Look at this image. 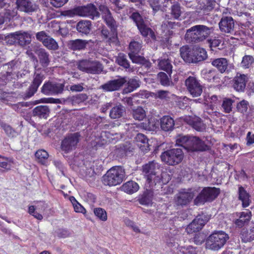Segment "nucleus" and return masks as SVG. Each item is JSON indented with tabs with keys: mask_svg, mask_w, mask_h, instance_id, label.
<instances>
[{
	"mask_svg": "<svg viewBox=\"0 0 254 254\" xmlns=\"http://www.w3.org/2000/svg\"><path fill=\"white\" fill-rule=\"evenodd\" d=\"M116 62L121 66L125 68H127L129 66V63L126 59V56L124 54H119L116 59Z\"/></svg>",
	"mask_w": 254,
	"mask_h": 254,
	"instance_id": "49",
	"label": "nucleus"
},
{
	"mask_svg": "<svg viewBox=\"0 0 254 254\" xmlns=\"http://www.w3.org/2000/svg\"><path fill=\"white\" fill-rule=\"evenodd\" d=\"M125 172L120 167H114L108 170L103 177V183L105 185L115 186L121 184L125 179Z\"/></svg>",
	"mask_w": 254,
	"mask_h": 254,
	"instance_id": "4",
	"label": "nucleus"
},
{
	"mask_svg": "<svg viewBox=\"0 0 254 254\" xmlns=\"http://www.w3.org/2000/svg\"><path fill=\"white\" fill-rule=\"evenodd\" d=\"M131 17L136 23L138 30L143 36L150 35L152 39H154L155 38L154 33L151 29L146 26L144 21L138 13H133Z\"/></svg>",
	"mask_w": 254,
	"mask_h": 254,
	"instance_id": "9",
	"label": "nucleus"
},
{
	"mask_svg": "<svg viewBox=\"0 0 254 254\" xmlns=\"http://www.w3.org/2000/svg\"><path fill=\"white\" fill-rule=\"evenodd\" d=\"M219 192V190L215 188H204L194 199V204L198 205L206 201H212L218 196Z\"/></svg>",
	"mask_w": 254,
	"mask_h": 254,
	"instance_id": "7",
	"label": "nucleus"
},
{
	"mask_svg": "<svg viewBox=\"0 0 254 254\" xmlns=\"http://www.w3.org/2000/svg\"><path fill=\"white\" fill-rule=\"evenodd\" d=\"M212 64L221 72H224L228 67V61L225 58H218L213 60Z\"/></svg>",
	"mask_w": 254,
	"mask_h": 254,
	"instance_id": "28",
	"label": "nucleus"
},
{
	"mask_svg": "<svg viewBox=\"0 0 254 254\" xmlns=\"http://www.w3.org/2000/svg\"><path fill=\"white\" fill-rule=\"evenodd\" d=\"M158 78L162 85L167 86L170 84V78L165 73L163 72H160L158 74Z\"/></svg>",
	"mask_w": 254,
	"mask_h": 254,
	"instance_id": "54",
	"label": "nucleus"
},
{
	"mask_svg": "<svg viewBox=\"0 0 254 254\" xmlns=\"http://www.w3.org/2000/svg\"><path fill=\"white\" fill-rule=\"evenodd\" d=\"M79 135L77 133L71 134L66 137L62 141V149L65 152H68L75 149L79 142Z\"/></svg>",
	"mask_w": 254,
	"mask_h": 254,
	"instance_id": "10",
	"label": "nucleus"
},
{
	"mask_svg": "<svg viewBox=\"0 0 254 254\" xmlns=\"http://www.w3.org/2000/svg\"><path fill=\"white\" fill-rule=\"evenodd\" d=\"M36 38L38 40L42 42L44 45V42H45L47 39H48L50 36L46 34L45 32L42 31L39 32H38L36 34Z\"/></svg>",
	"mask_w": 254,
	"mask_h": 254,
	"instance_id": "63",
	"label": "nucleus"
},
{
	"mask_svg": "<svg viewBox=\"0 0 254 254\" xmlns=\"http://www.w3.org/2000/svg\"><path fill=\"white\" fill-rule=\"evenodd\" d=\"M241 239L244 242H250L254 240V234H252L247 229H243L241 232Z\"/></svg>",
	"mask_w": 254,
	"mask_h": 254,
	"instance_id": "48",
	"label": "nucleus"
},
{
	"mask_svg": "<svg viewBox=\"0 0 254 254\" xmlns=\"http://www.w3.org/2000/svg\"><path fill=\"white\" fill-rule=\"evenodd\" d=\"M17 43L24 46L29 44L31 42V36L30 33L25 31H17Z\"/></svg>",
	"mask_w": 254,
	"mask_h": 254,
	"instance_id": "24",
	"label": "nucleus"
},
{
	"mask_svg": "<svg viewBox=\"0 0 254 254\" xmlns=\"http://www.w3.org/2000/svg\"><path fill=\"white\" fill-rule=\"evenodd\" d=\"M194 194L191 192L181 191L177 194L175 202L178 205H185L193 198Z\"/></svg>",
	"mask_w": 254,
	"mask_h": 254,
	"instance_id": "21",
	"label": "nucleus"
},
{
	"mask_svg": "<svg viewBox=\"0 0 254 254\" xmlns=\"http://www.w3.org/2000/svg\"><path fill=\"white\" fill-rule=\"evenodd\" d=\"M172 61V59L170 57L169 59L166 60L165 59L163 60H159L158 63V66L160 69L165 70L167 71L168 73L171 72L172 70V65L170 63V62Z\"/></svg>",
	"mask_w": 254,
	"mask_h": 254,
	"instance_id": "35",
	"label": "nucleus"
},
{
	"mask_svg": "<svg viewBox=\"0 0 254 254\" xmlns=\"http://www.w3.org/2000/svg\"><path fill=\"white\" fill-rule=\"evenodd\" d=\"M254 62L253 57L250 55L245 56L241 62V66L245 68H249Z\"/></svg>",
	"mask_w": 254,
	"mask_h": 254,
	"instance_id": "50",
	"label": "nucleus"
},
{
	"mask_svg": "<svg viewBox=\"0 0 254 254\" xmlns=\"http://www.w3.org/2000/svg\"><path fill=\"white\" fill-rule=\"evenodd\" d=\"M36 208L34 205H31L28 208V213L32 215L34 218L38 220H41L43 219V216L42 214L35 212Z\"/></svg>",
	"mask_w": 254,
	"mask_h": 254,
	"instance_id": "61",
	"label": "nucleus"
},
{
	"mask_svg": "<svg viewBox=\"0 0 254 254\" xmlns=\"http://www.w3.org/2000/svg\"><path fill=\"white\" fill-rule=\"evenodd\" d=\"M239 218L235 221V224L239 227H242L245 223L250 221L251 218V212L247 210L245 212L240 213Z\"/></svg>",
	"mask_w": 254,
	"mask_h": 254,
	"instance_id": "33",
	"label": "nucleus"
},
{
	"mask_svg": "<svg viewBox=\"0 0 254 254\" xmlns=\"http://www.w3.org/2000/svg\"><path fill=\"white\" fill-rule=\"evenodd\" d=\"M10 161L6 158L0 156V167L5 169H9L10 168L9 165Z\"/></svg>",
	"mask_w": 254,
	"mask_h": 254,
	"instance_id": "62",
	"label": "nucleus"
},
{
	"mask_svg": "<svg viewBox=\"0 0 254 254\" xmlns=\"http://www.w3.org/2000/svg\"><path fill=\"white\" fill-rule=\"evenodd\" d=\"M132 115L134 119L141 121L146 117V113L142 108L139 107L133 110Z\"/></svg>",
	"mask_w": 254,
	"mask_h": 254,
	"instance_id": "42",
	"label": "nucleus"
},
{
	"mask_svg": "<svg viewBox=\"0 0 254 254\" xmlns=\"http://www.w3.org/2000/svg\"><path fill=\"white\" fill-rule=\"evenodd\" d=\"M91 27V22L89 20L80 21L76 25L77 30L82 34H88L89 33Z\"/></svg>",
	"mask_w": 254,
	"mask_h": 254,
	"instance_id": "30",
	"label": "nucleus"
},
{
	"mask_svg": "<svg viewBox=\"0 0 254 254\" xmlns=\"http://www.w3.org/2000/svg\"><path fill=\"white\" fill-rule=\"evenodd\" d=\"M94 213L100 220L106 221L107 220L106 211L102 208H95L94 209Z\"/></svg>",
	"mask_w": 254,
	"mask_h": 254,
	"instance_id": "45",
	"label": "nucleus"
},
{
	"mask_svg": "<svg viewBox=\"0 0 254 254\" xmlns=\"http://www.w3.org/2000/svg\"><path fill=\"white\" fill-rule=\"evenodd\" d=\"M44 45L49 49L56 50L58 48V45L56 41L51 37H49L44 42Z\"/></svg>",
	"mask_w": 254,
	"mask_h": 254,
	"instance_id": "51",
	"label": "nucleus"
},
{
	"mask_svg": "<svg viewBox=\"0 0 254 254\" xmlns=\"http://www.w3.org/2000/svg\"><path fill=\"white\" fill-rule=\"evenodd\" d=\"M186 86L192 97L199 96L202 92V87L199 81L193 76H189L185 81Z\"/></svg>",
	"mask_w": 254,
	"mask_h": 254,
	"instance_id": "8",
	"label": "nucleus"
},
{
	"mask_svg": "<svg viewBox=\"0 0 254 254\" xmlns=\"http://www.w3.org/2000/svg\"><path fill=\"white\" fill-rule=\"evenodd\" d=\"M184 153L181 148H173L164 152L161 155L163 162L169 165H176L182 162Z\"/></svg>",
	"mask_w": 254,
	"mask_h": 254,
	"instance_id": "6",
	"label": "nucleus"
},
{
	"mask_svg": "<svg viewBox=\"0 0 254 254\" xmlns=\"http://www.w3.org/2000/svg\"><path fill=\"white\" fill-rule=\"evenodd\" d=\"M175 254H196V251L191 246L180 247L175 251Z\"/></svg>",
	"mask_w": 254,
	"mask_h": 254,
	"instance_id": "44",
	"label": "nucleus"
},
{
	"mask_svg": "<svg viewBox=\"0 0 254 254\" xmlns=\"http://www.w3.org/2000/svg\"><path fill=\"white\" fill-rule=\"evenodd\" d=\"M139 203L144 205H149L152 202V194L150 192H145L138 199Z\"/></svg>",
	"mask_w": 254,
	"mask_h": 254,
	"instance_id": "38",
	"label": "nucleus"
},
{
	"mask_svg": "<svg viewBox=\"0 0 254 254\" xmlns=\"http://www.w3.org/2000/svg\"><path fill=\"white\" fill-rule=\"evenodd\" d=\"M130 127L135 131H138L136 128H140L146 130H153L156 128L155 125L152 124L150 121L148 122V125L144 124V123H140L138 125H131Z\"/></svg>",
	"mask_w": 254,
	"mask_h": 254,
	"instance_id": "36",
	"label": "nucleus"
},
{
	"mask_svg": "<svg viewBox=\"0 0 254 254\" xmlns=\"http://www.w3.org/2000/svg\"><path fill=\"white\" fill-rule=\"evenodd\" d=\"M142 171L150 186H162L167 184L171 179L167 172H161L160 165L155 161L149 162L143 165Z\"/></svg>",
	"mask_w": 254,
	"mask_h": 254,
	"instance_id": "1",
	"label": "nucleus"
},
{
	"mask_svg": "<svg viewBox=\"0 0 254 254\" xmlns=\"http://www.w3.org/2000/svg\"><path fill=\"white\" fill-rule=\"evenodd\" d=\"M35 156L39 162L44 164L48 159L49 154L45 150H39L35 153Z\"/></svg>",
	"mask_w": 254,
	"mask_h": 254,
	"instance_id": "43",
	"label": "nucleus"
},
{
	"mask_svg": "<svg viewBox=\"0 0 254 254\" xmlns=\"http://www.w3.org/2000/svg\"><path fill=\"white\" fill-rule=\"evenodd\" d=\"M239 198L242 202V206L244 207H247L250 204L251 200L250 196L247 191L242 187L239 188Z\"/></svg>",
	"mask_w": 254,
	"mask_h": 254,
	"instance_id": "26",
	"label": "nucleus"
},
{
	"mask_svg": "<svg viewBox=\"0 0 254 254\" xmlns=\"http://www.w3.org/2000/svg\"><path fill=\"white\" fill-rule=\"evenodd\" d=\"M150 6L154 11H157L160 9L163 0H149Z\"/></svg>",
	"mask_w": 254,
	"mask_h": 254,
	"instance_id": "57",
	"label": "nucleus"
},
{
	"mask_svg": "<svg viewBox=\"0 0 254 254\" xmlns=\"http://www.w3.org/2000/svg\"><path fill=\"white\" fill-rule=\"evenodd\" d=\"M49 109L46 106H37L33 110V115L40 118L47 119L49 116Z\"/></svg>",
	"mask_w": 254,
	"mask_h": 254,
	"instance_id": "29",
	"label": "nucleus"
},
{
	"mask_svg": "<svg viewBox=\"0 0 254 254\" xmlns=\"http://www.w3.org/2000/svg\"><path fill=\"white\" fill-rule=\"evenodd\" d=\"M141 48V44L139 42L132 41L130 43L129 46L130 52L128 55L133 63L141 64L144 61V59L142 57L137 56Z\"/></svg>",
	"mask_w": 254,
	"mask_h": 254,
	"instance_id": "13",
	"label": "nucleus"
},
{
	"mask_svg": "<svg viewBox=\"0 0 254 254\" xmlns=\"http://www.w3.org/2000/svg\"><path fill=\"white\" fill-rule=\"evenodd\" d=\"M180 54L186 62L194 63L193 49L191 50L187 46H184L180 49Z\"/></svg>",
	"mask_w": 254,
	"mask_h": 254,
	"instance_id": "23",
	"label": "nucleus"
},
{
	"mask_svg": "<svg viewBox=\"0 0 254 254\" xmlns=\"http://www.w3.org/2000/svg\"><path fill=\"white\" fill-rule=\"evenodd\" d=\"M139 188L138 184L132 181L126 182L122 186V190L128 194H132L136 192Z\"/></svg>",
	"mask_w": 254,
	"mask_h": 254,
	"instance_id": "27",
	"label": "nucleus"
},
{
	"mask_svg": "<svg viewBox=\"0 0 254 254\" xmlns=\"http://www.w3.org/2000/svg\"><path fill=\"white\" fill-rule=\"evenodd\" d=\"M38 55L40 63L43 66H46L49 62V55L43 49L38 51Z\"/></svg>",
	"mask_w": 254,
	"mask_h": 254,
	"instance_id": "41",
	"label": "nucleus"
},
{
	"mask_svg": "<svg viewBox=\"0 0 254 254\" xmlns=\"http://www.w3.org/2000/svg\"><path fill=\"white\" fill-rule=\"evenodd\" d=\"M124 107L121 105H117L112 109L110 116L113 119H118L121 117L125 112Z\"/></svg>",
	"mask_w": 254,
	"mask_h": 254,
	"instance_id": "34",
	"label": "nucleus"
},
{
	"mask_svg": "<svg viewBox=\"0 0 254 254\" xmlns=\"http://www.w3.org/2000/svg\"><path fill=\"white\" fill-rule=\"evenodd\" d=\"M228 235L222 231H215L206 239L205 247L207 249L214 251L220 250L229 240Z\"/></svg>",
	"mask_w": 254,
	"mask_h": 254,
	"instance_id": "3",
	"label": "nucleus"
},
{
	"mask_svg": "<svg viewBox=\"0 0 254 254\" xmlns=\"http://www.w3.org/2000/svg\"><path fill=\"white\" fill-rule=\"evenodd\" d=\"M205 101V103L208 105L212 109H213V107L219 102L218 97L216 95L206 97Z\"/></svg>",
	"mask_w": 254,
	"mask_h": 254,
	"instance_id": "53",
	"label": "nucleus"
},
{
	"mask_svg": "<svg viewBox=\"0 0 254 254\" xmlns=\"http://www.w3.org/2000/svg\"><path fill=\"white\" fill-rule=\"evenodd\" d=\"M233 101L229 98L224 100L222 107L225 113H229L232 111Z\"/></svg>",
	"mask_w": 254,
	"mask_h": 254,
	"instance_id": "52",
	"label": "nucleus"
},
{
	"mask_svg": "<svg viewBox=\"0 0 254 254\" xmlns=\"http://www.w3.org/2000/svg\"><path fill=\"white\" fill-rule=\"evenodd\" d=\"M99 9L101 12L102 17L107 25L111 28L114 36H116V29L117 27L116 23L111 13L107 6L104 5H100Z\"/></svg>",
	"mask_w": 254,
	"mask_h": 254,
	"instance_id": "12",
	"label": "nucleus"
},
{
	"mask_svg": "<svg viewBox=\"0 0 254 254\" xmlns=\"http://www.w3.org/2000/svg\"><path fill=\"white\" fill-rule=\"evenodd\" d=\"M212 32V28L202 25H195L188 29L185 35L189 42L197 43L201 42Z\"/></svg>",
	"mask_w": 254,
	"mask_h": 254,
	"instance_id": "2",
	"label": "nucleus"
},
{
	"mask_svg": "<svg viewBox=\"0 0 254 254\" xmlns=\"http://www.w3.org/2000/svg\"><path fill=\"white\" fill-rule=\"evenodd\" d=\"M124 221L127 226L131 228L135 232L139 233L140 232L138 227L130 219L126 218L124 219Z\"/></svg>",
	"mask_w": 254,
	"mask_h": 254,
	"instance_id": "60",
	"label": "nucleus"
},
{
	"mask_svg": "<svg viewBox=\"0 0 254 254\" xmlns=\"http://www.w3.org/2000/svg\"><path fill=\"white\" fill-rule=\"evenodd\" d=\"M89 73L98 74L103 69L102 64L97 61H91Z\"/></svg>",
	"mask_w": 254,
	"mask_h": 254,
	"instance_id": "37",
	"label": "nucleus"
},
{
	"mask_svg": "<svg viewBox=\"0 0 254 254\" xmlns=\"http://www.w3.org/2000/svg\"><path fill=\"white\" fill-rule=\"evenodd\" d=\"M208 219L204 215H198L186 228V230L188 234H192L200 230Z\"/></svg>",
	"mask_w": 254,
	"mask_h": 254,
	"instance_id": "11",
	"label": "nucleus"
},
{
	"mask_svg": "<svg viewBox=\"0 0 254 254\" xmlns=\"http://www.w3.org/2000/svg\"><path fill=\"white\" fill-rule=\"evenodd\" d=\"M5 40L6 42L10 45H12L16 43H17V37L16 35V32L8 35L5 37Z\"/></svg>",
	"mask_w": 254,
	"mask_h": 254,
	"instance_id": "59",
	"label": "nucleus"
},
{
	"mask_svg": "<svg viewBox=\"0 0 254 254\" xmlns=\"http://www.w3.org/2000/svg\"><path fill=\"white\" fill-rule=\"evenodd\" d=\"M170 93L168 91L159 90L155 94V97L161 99H165L169 98Z\"/></svg>",
	"mask_w": 254,
	"mask_h": 254,
	"instance_id": "64",
	"label": "nucleus"
},
{
	"mask_svg": "<svg viewBox=\"0 0 254 254\" xmlns=\"http://www.w3.org/2000/svg\"><path fill=\"white\" fill-rule=\"evenodd\" d=\"M126 82V78L121 77L117 79L109 81L102 85L101 88L105 91H114L118 90Z\"/></svg>",
	"mask_w": 254,
	"mask_h": 254,
	"instance_id": "16",
	"label": "nucleus"
},
{
	"mask_svg": "<svg viewBox=\"0 0 254 254\" xmlns=\"http://www.w3.org/2000/svg\"><path fill=\"white\" fill-rule=\"evenodd\" d=\"M64 85L62 83L47 82L44 84L41 91L45 95H54L62 92Z\"/></svg>",
	"mask_w": 254,
	"mask_h": 254,
	"instance_id": "14",
	"label": "nucleus"
},
{
	"mask_svg": "<svg viewBox=\"0 0 254 254\" xmlns=\"http://www.w3.org/2000/svg\"><path fill=\"white\" fill-rule=\"evenodd\" d=\"M235 22L231 17H223L219 23L220 30L225 33H231L234 30Z\"/></svg>",
	"mask_w": 254,
	"mask_h": 254,
	"instance_id": "18",
	"label": "nucleus"
},
{
	"mask_svg": "<svg viewBox=\"0 0 254 254\" xmlns=\"http://www.w3.org/2000/svg\"><path fill=\"white\" fill-rule=\"evenodd\" d=\"M139 86L138 81L130 79L127 82V87L125 89L126 92H131Z\"/></svg>",
	"mask_w": 254,
	"mask_h": 254,
	"instance_id": "47",
	"label": "nucleus"
},
{
	"mask_svg": "<svg viewBox=\"0 0 254 254\" xmlns=\"http://www.w3.org/2000/svg\"><path fill=\"white\" fill-rule=\"evenodd\" d=\"M248 78L245 74L238 73L233 79V87L238 91H243L246 88Z\"/></svg>",
	"mask_w": 254,
	"mask_h": 254,
	"instance_id": "20",
	"label": "nucleus"
},
{
	"mask_svg": "<svg viewBox=\"0 0 254 254\" xmlns=\"http://www.w3.org/2000/svg\"><path fill=\"white\" fill-rule=\"evenodd\" d=\"M208 148L203 141L195 136L190 137L188 141V146H186V150L189 151H203Z\"/></svg>",
	"mask_w": 254,
	"mask_h": 254,
	"instance_id": "15",
	"label": "nucleus"
},
{
	"mask_svg": "<svg viewBox=\"0 0 254 254\" xmlns=\"http://www.w3.org/2000/svg\"><path fill=\"white\" fill-rule=\"evenodd\" d=\"M249 103L246 100H242L237 104V109L241 113H245L248 109Z\"/></svg>",
	"mask_w": 254,
	"mask_h": 254,
	"instance_id": "58",
	"label": "nucleus"
},
{
	"mask_svg": "<svg viewBox=\"0 0 254 254\" xmlns=\"http://www.w3.org/2000/svg\"><path fill=\"white\" fill-rule=\"evenodd\" d=\"M193 54L194 63L202 61L207 57L206 50L203 48L199 47L193 48Z\"/></svg>",
	"mask_w": 254,
	"mask_h": 254,
	"instance_id": "32",
	"label": "nucleus"
},
{
	"mask_svg": "<svg viewBox=\"0 0 254 254\" xmlns=\"http://www.w3.org/2000/svg\"><path fill=\"white\" fill-rule=\"evenodd\" d=\"M65 15L69 17H73L75 15L88 17L92 19L97 18L100 16L97 8L92 3L84 6H78L73 9L67 10L65 12Z\"/></svg>",
	"mask_w": 254,
	"mask_h": 254,
	"instance_id": "5",
	"label": "nucleus"
},
{
	"mask_svg": "<svg viewBox=\"0 0 254 254\" xmlns=\"http://www.w3.org/2000/svg\"><path fill=\"white\" fill-rule=\"evenodd\" d=\"M87 43L85 41L77 39L72 41L70 43V48L73 50H80L83 49L86 45Z\"/></svg>",
	"mask_w": 254,
	"mask_h": 254,
	"instance_id": "39",
	"label": "nucleus"
},
{
	"mask_svg": "<svg viewBox=\"0 0 254 254\" xmlns=\"http://www.w3.org/2000/svg\"><path fill=\"white\" fill-rule=\"evenodd\" d=\"M171 14L174 18L179 19L181 14V7L179 4H176L172 6Z\"/></svg>",
	"mask_w": 254,
	"mask_h": 254,
	"instance_id": "56",
	"label": "nucleus"
},
{
	"mask_svg": "<svg viewBox=\"0 0 254 254\" xmlns=\"http://www.w3.org/2000/svg\"><path fill=\"white\" fill-rule=\"evenodd\" d=\"M44 79V75L38 73L37 71L35 72L33 80L27 92V96L28 97H30L34 94Z\"/></svg>",
	"mask_w": 254,
	"mask_h": 254,
	"instance_id": "17",
	"label": "nucleus"
},
{
	"mask_svg": "<svg viewBox=\"0 0 254 254\" xmlns=\"http://www.w3.org/2000/svg\"><path fill=\"white\" fill-rule=\"evenodd\" d=\"M161 127L164 131L172 130L174 126L173 119L169 116H164L161 119Z\"/></svg>",
	"mask_w": 254,
	"mask_h": 254,
	"instance_id": "31",
	"label": "nucleus"
},
{
	"mask_svg": "<svg viewBox=\"0 0 254 254\" xmlns=\"http://www.w3.org/2000/svg\"><path fill=\"white\" fill-rule=\"evenodd\" d=\"M18 9L26 12H33L37 10L38 6L30 0H17Z\"/></svg>",
	"mask_w": 254,
	"mask_h": 254,
	"instance_id": "19",
	"label": "nucleus"
},
{
	"mask_svg": "<svg viewBox=\"0 0 254 254\" xmlns=\"http://www.w3.org/2000/svg\"><path fill=\"white\" fill-rule=\"evenodd\" d=\"M91 62V61L89 60H82L79 61L76 65L79 70L89 73Z\"/></svg>",
	"mask_w": 254,
	"mask_h": 254,
	"instance_id": "40",
	"label": "nucleus"
},
{
	"mask_svg": "<svg viewBox=\"0 0 254 254\" xmlns=\"http://www.w3.org/2000/svg\"><path fill=\"white\" fill-rule=\"evenodd\" d=\"M16 14V11L12 10V11L10 12V11L9 9L6 11L4 16H3L2 14L0 13V25L4 22L5 18L9 19L11 17H14Z\"/></svg>",
	"mask_w": 254,
	"mask_h": 254,
	"instance_id": "55",
	"label": "nucleus"
},
{
	"mask_svg": "<svg viewBox=\"0 0 254 254\" xmlns=\"http://www.w3.org/2000/svg\"><path fill=\"white\" fill-rule=\"evenodd\" d=\"M190 137L186 135H179L176 137V142L178 146H182L186 149V146H188V141Z\"/></svg>",
	"mask_w": 254,
	"mask_h": 254,
	"instance_id": "46",
	"label": "nucleus"
},
{
	"mask_svg": "<svg viewBox=\"0 0 254 254\" xmlns=\"http://www.w3.org/2000/svg\"><path fill=\"white\" fill-rule=\"evenodd\" d=\"M135 140L137 142V146L142 151L146 152L149 150L148 139L144 134L142 133H138L135 137Z\"/></svg>",
	"mask_w": 254,
	"mask_h": 254,
	"instance_id": "25",
	"label": "nucleus"
},
{
	"mask_svg": "<svg viewBox=\"0 0 254 254\" xmlns=\"http://www.w3.org/2000/svg\"><path fill=\"white\" fill-rule=\"evenodd\" d=\"M185 121L197 131H202L205 128V126L197 117H186Z\"/></svg>",
	"mask_w": 254,
	"mask_h": 254,
	"instance_id": "22",
	"label": "nucleus"
}]
</instances>
